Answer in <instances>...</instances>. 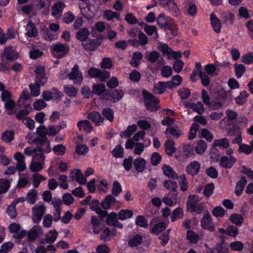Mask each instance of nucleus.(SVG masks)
<instances>
[{"label": "nucleus", "mask_w": 253, "mask_h": 253, "mask_svg": "<svg viewBox=\"0 0 253 253\" xmlns=\"http://www.w3.org/2000/svg\"><path fill=\"white\" fill-rule=\"evenodd\" d=\"M88 74L91 78H96L101 82L106 81L110 77L109 73L104 70H100L96 68H91L88 70Z\"/></svg>", "instance_id": "39448f33"}, {"label": "nucleus", "mask_w": 253, "mask_h": 253, "mask_svg": "<svg viewBox=\"0 0 253 253\" xmlns=\"http://www.w3.org/2000/svg\"><path fill=\"white\" fill-rule=\"evenodd\" d=\"M166 228V224L164 222H159L154 225L151 229V233L155 235H158L165 230Z\"/></svg>", "instance_id": "de8ad7c7"}, {"label": "nucleus", "mask_w": 253, "mask_h": 253, "mask_svg": "<svg viewBox=\"0 0 253 253\" xmlns=\"http://www.w3.org/2000/svg\"><path fill=\"white\" fill-rule=\"evenodd\" d=\"M144 102L146 108L150 111H156L158 109V99L146 90H142Z\"/></svg>", "instance_id": "f257e3e1"}, {"label": "nucleus", "mask_w": 253, "mask_h": 253, "mask_svg": "<svg viewBox=\"0 0 253 253\" xmlns=\"http://www.w3.org/2000/svg\"><path fill=\"white\" fill-rule=\"evenodd\" d=\"M171 21V18L163 14H160L157 19V22L161 28L168 29Z\"/></svg>", "instance_id": "aec40b11"}, {"label": "nucleus", "mask_w": 253, "mask_h": 253, "mask_svg": "<svg viewBox=\"0 0 253 253\" xmlns=\"http://www.w3.org/2000/svg\"><path fill=\"white\" fill-rule=\"evenodd\" d=\"M10 181L7 179H0V193L6 192L9 189Z\"/></svg>", "instance_id": "e2e57ef3"}, {"label": "nucleus", "mask_w": 253, "mask_h": 253, "mask_svg": "<svg viewBox=\"0 0 253 253\" xmlns=\"http://www.w3.org/2000/svg\"><path fill=\"white\" fill-rule=\"evenodd\" d=\"M160 54L156 51H147L145 54L146 60L151 63H155L159 60Z\"/></svg>", "instance_id": "a19ab883"}, {"label": "nucleus", "mask_w": 253, "mask_h": 253, "mask_svg": "<svg viewBox=\"0 0 253 253\" xmlns=\"http://www.w3.org/2000/svg\"><path fill=\"white\" fill-rule=\"evenodd\" d=\"M166 87H168L167 83L159 82L155 84L153 91L155 94H162L166 90Z\"/></svg>", "instance_id": "37998d69"}, {"label": "nucleus", "mask_w": 253, "mask_h": 253, "mask_svg": "<svg viewBox=\"0 0 253 253\" xmlns=\"http://www.w3.org/2000/svg\"><path fill=\"white\" fill-rule=\"evenodd\" d=\"M87 118L96 126H101L104 120V117L97 111H93L88 113Z\"/></svg>", "instance_id": "ddd939ff"}, {"label": "nucleus", "mask_w": 253, "mask_h": 253, "mask_svg": "<svg viewBox=\"0 0 253 253\" xmlns=\"http://www.w3.org/2000/svg\"><path fill=\"white\" fill-rule=\"evenodd\" d=\"M38 196V191L35 189H31L27 194L26 199L28 203L33 205L36 202Z\"/></svg>", "instance_id": "2f4dec72"}, {"label": "nucleus", "mask_w": 253, "mask_h": 253, "mask_svg": "<svg viewBox=\"0 0 253 253\" xmlns=\"http://www.w3.org/2000/svg\"><path fill=\"white\" fill-rule=\"evenodd\" d=\"M51 50L55 58H61L69 51V47L67 44L56 43L51 45Z\"/></svg>", "instance_id": "7ed1b4c3"}, {"label": "nucleus", "mask_w": 253, "mask_h": 253, "mask_svg": "<svg viewBox=\"0 0 253 253\" xmlns=\"http://www.w3.org/2000/svg\"><path fill=\"white\" fill-rule=\"evenodd\" d=\"M210 20L214 31L216 33H220L221 27V23L214 14L211 13L210 14Z\"/></svg>", "instance_id": "bb28decb"}, {"label": "nucleus", "mask_w": 253, "mask_h": 253, "mask_svg": "<svg viewBox=\"0 0 253 253\" xmlns=\"http://www.w3.org/2000/svg\"><path fill=\"white\" fill-rule=\"evenodd\" d=\"M72 180H75L80 185H84L86 183V178L79 169H74L71 172Z\"/></svg>", "instance_id": "9b49d317"}, {"label": "nucleus", "mask_w": 253, "mask_h": 253, "mask_svg": "<svg viewBox=\"0 0 253 253\" xmlns=\"http://www.w3.org/2000/svg\"><path fill=\"white\" fill-rule=\"evenodd\" d=\"M65 4L64 2L58 1L52 7L51 15L55 18H59L62 15Z\"/></svg>", "instance_id": "4468645a"}, {"label": "nucleus", "mask_w": 253, "mask_h": 253, "mask_svg": "<svg viewBox=\"0 0 253 253\" xmlns=\"http://www.w3.org/2000/svg\"><path fill=\"white\" fill-rule=\"evenodd\" d=\"M26 35L29 37H35L38 34V30L34 23L29 21L26 27Z\"/></svg>", "instance_id": "c85d7f7f"}, {"label": "nucleus", "mask_w": 253, "mask_h": 253, "mask_svg": "<svg viewBox=\"0 0 253 253\" xmlns=\"http://www.w3.org/2000/svg\"><path fill=\"white\" fill-rule=\"evenodd\" d=\"M186 107L192 109L193 111L201 115L205 111V108L203 103L198 101L197 103H188L185 105Z\"/></svg>", "instance_id": "5701e85b"}, {"label": "nucleus", "mask_w": 253, "mask_h": 253, "mask_svg": "<svg viewBox=\"0 0 253 253\" xmlns=\"http://www.w3.org/2000/svg\"><path fill=\"white\" fill-rule=\"evenodd\" d=\"M230 220L231 222L236 225H242L244 219L243 216L239 214H232L229 217Z\"/></svg>", "instance_id": "5fc2aeb1"}, {"label": "nucleus", "mask_w": 253, "mask_h": 253, "mask_svg": "<svg viewBox=\"0 0 253 253\" xmlns=\"http://www.w3.org/2000/svg\"><path fill=\"white\" fill-rule=\"evenodd\" d=\"M118 221L116 213L112 212L107 216L106 222L108 225L113 226Z\"/></svg>", "instance_id": "774afa93"}, {"label": "nucleus", "mask_w": 253, "mask_h": 253, "mask_svg": "<svg viewBox=\"0 0 253 253\" xmlns=\"http://www.w3.org/2000/svg\"><path fill=\"white\" fill-rule=\"evenodd\" d=\"M116 202L115 198L112 195H109L102 202L101 206L104 209L108 210L110 209L112 204H114Z\"/></svg>", "instance_id": "7c9ffc66"}, {"label": "nucleus", "mask_w": 253, "mask_h": 253, "mask_svg": "<svg viewBox=\"0 0 253 253\" xmlns=\"http://www.w3.org/2000/svg\"><path fill=\"white\" fill-rule=\"evenodd\" d=\"M124 148L121 145H117L111 152L115 158H122L124 157Z\"/></svg>", "instance_id": "3c124183"}, {"label": "nucleus", "mask_w": 253, "mask_h": 253, "mask_svg": "<svg viewBox=\"0 0 253 253\" xmlns=\"http://www.w3.org/2000/svg\"><path fill=\"white\" fill-rule=\"evenodd\" d=\"M80 131H84L89 133L92 131V126L88 120L80 121L77 124Z\"/></svg>", "instance_id": "a878e982"}, {"label": "nucleus", "mask_w": 253, "mask_h": 253, "mask_svg": "<svg viewBox=\"0 0 253 253\" xmlns=\"http://www.w3.org/2000/svg\"><path fill=\"white\" fill-rule=\"evenodd\" d=\"M247 181L245 177H242L240 180L237 182L235 187V192L237 196L242 194Z\"/></svg>", "instance_id": "f704fd0d"}, {"label": "nucleus", "mask_w": 253, "mask_h": 253, "mask_svg": "<svg viewBox=\"0 0 253 253\" xmlns=\"http://www.w3.org/2000/svg\"><path fill=\"white\" fill-rule=\"evenodd\" d=\"M57 236L58 233L55 230L50 231L46 234L45 241L47 243H52L56 240Z\"/></svg>", "instance_id": "603ef678"}, {"label": "nucleus", "mask_w": 253, "mask_h": 253, "mask_svg": "<svg viewBox=\"0 0 253 253\" xmlns=\"http://www.w3.org/2000/svg\"><path fill=\"white\" fill-rule=\"evenodd\" d=\"M41 230V227L40 225H35L29 230L27 233L28 240L33 241L38 236L39 233Z\"/></svg>", "instance_id": "c756f323"}, {"label": "nucleus", "mask_w": 253, "mask_h": 253, "mask_svg": "<svg viewBox=\"0 0 253 253\" xmlns=\"http://www.w3.org/2000/svg\"><path fill=\"white\" fill-rule=\"evenodd\" d=\"M89 32L87 28H84L79 30L76 34V38L83 42L88 40Z\"/></svg>", "instance_id": "72a5a7b5"}, {"label": "nucleus", "mask_w": 253, "mask_h": 253, "mask_svg": "<svg viewBox=\"0 0 253 253\" xmlns=\"http://www.w3.org/2000/svg\"><path fill=\"white\" fill-rule=\"evenodd\" d=\"M236 161V159L232 156L229 157L222 156L220 159V165L226 169H231Z\"/></svg>", "instance_id": "6ab92c4d"}, {"label": "nucleus", "mask_w": 253, "mask_h": 253, "mask_svg": "<svg viewBox=\"0 0 253 253\" xmlns=\"http://www.w3.org/2000/svg\"><path fill=\"white\" fill-rule=\"evenodd\" d=\"M183 215V211L182 208H177L175 209L172 212L170 216L172 222H174L177 219L182 218Z\"/></svg>", "instance_id": "8fccbe9b"}, {"label": "nucleus", "mask_w": 253, "mask_h": 253, "mask_svg": "<svg viewBox=\"0 0 253 253\" xmlns=\"http://www.w3.org/2000/svg\"><path fill=\"white\" fill-rule=\"evenodd\" d=\"M68 76L69 79L73 80L75 84H81L83 79L82 73L79 71V67L77 64L74 65Z\"/></svg>", "instance_id": "6e6552de"}, {"label": "nucleus", "mask_w": 253, "mask_h": 253, "mask_svg": "<svg viewBox=\"0 0 253 253\" xmlns=\"http://www.w3.org/2000/svg\"><path fill=\"white\" fill-rule=\"evenodd\" d=\"M45 207L43 204L37 205L32 208V218L34 223H39L45 212Z\"/></svg>", "instance_id": "423d86ee"}, {"label": "nucleus", "mask_w": 253, "mask_h": 253, "mask_svg": "<svg viewBox=\"0 0 253 253\" xmlns=\"http://www.w3.org/2000/svg\"><path fill=\"white\" fill-rule=\"evenodd\" d=\"M40 153H41L40 152ZM38 154L40 155L37 157V160H33L30 165V169L32 171L38 172L41 170L43 168L44 164L45 156H42V153Z\"/></svg>", "instance_id": "0eeeda50"}, {"label": "nucleus", "mask_w": 253, "mask_h": 253, "mask_svg": "<svg viewBox=\"0 0 253 253\" xmlns=\"http://www.w3.org/2000/svg\"><path fill=\"white\" fill-rule=\"evenodd\" d=\"M137 128V125L134 124L129 126L124 131L121 132L120 136L122 138L129 137L136 130Z\"/></svg>", "instance_id": "79ce46f5"}, {"label": "nucleus", "mask_w": 253, "mask_h": 253, "mask_svg": "<svg viewBox=\"0 0 253 253\" xmlns=\"http://www.w3.org/2000/svg\"><path fill=\"white\" fill-rule=\"evenodd\" d=\"M33 185L35 188L39 187L41 182L46 179V178L41 174L35 173L32 175Z\"/></svg>", "instance_id": "09e8293b"}, {"label": "nucleus", "mask_w": 253, "mask_h": 253, "mask_svg": "<svg viewBox=\"0 0 253 253\" xmlns=\"http://www.w3.org/2000/svg\"><path fill=\"white\" fill-rule=\"evenodd\" d=\"M133 164L135 170L138 172H142L145 169L146 161L141 157H139L134 159Z\"/></svg>", "instance_id": "393cba45"}, {"label": "nucleus", "mask_w": 253, "mask_h": 253, "mask_svg": "<svg viewBox=\"0 0 253 253\" xmlns=\"http://www.w3.org/2000/svg\"><path fill=\"white\" fill-rule=\"evenodd\" d=\"M124 92L122 90L115 89L109 93V96L106 98L107 100H110L113 102H118L124 96Z\"/></svg>", "instance_id": "4be33fe9"}, {"label": "nucleus", "mask_w": 253, "mask_h": 253, "mask_svg": "<svg viewBox=\"0 0 253 253\" xmlns=\"http://www.w3.org/2000/svg\"><path fill=\"white\" fill-rule=\"evenodd\" d=\"M144 30L148 35L152 36L153 35H155L156 38L158 37L157 28L155 26L146 25L144 27Z\"/></svg>", "instance_id": "0e129e2a"}, {"label": "nucleus", "mask_w": 253, "mask_h": 253, "mask_svg": "<svg viewBox=\"0 0 253 253\" xmlns=\"http://www.w3.org/2000/svg\"><path fill=\"white\" fill-rule=\"evenodd\" d=\"M201 226L204 229L213 232L214 230V225L212 221L211 217L209 213H206L201 220Z\"/></svg>", "instance_id": "1a4fd4ad"}, {"label": "nucleus", "mask_w": 253, "mask_h": 253, "mask_svg": "<svg viewBox=\"0 0 253 253\" xmlns=\"http://www.w3.org/2000/svg\"><path fill=\"white\" fill-rule=\"evenodd\" d=\"M43 84H40L36 82L35 84H31L29 87L31 90V94L34 97L38 96L40 94V86Z\"/></svg>", "instance_id": "4d7b16f0"}, {"label": "nucleus", "mask_w": 253, "mask_h": 253, "mask_svg": "<svg viewBox=\"0 0 253 253\" xmlns=\"http://www.w3.org/2000/svg\"><path fill=\"white\" fill-rule=\"evenodd\" d=\"M100 45V43L96 39H88L82 42V45L84 49L87 51H93L95 50Z\"/></svg>", "instance_id": "a211bd4d"}, {"label": "nucleus", "mask_w": 253, "mask_h": 253, "mask_svg": "<svg viewBox=\"0 0 253 253\" xmlns=\"http://www.w3.org/2000/svg\"><path fill=\"white\" fill-rule=\"evenodd\" d=\"M165 133L167 137H170V135L175 138H178L182 134L181 130L177 126L168 127L165 131Z\"/></svg>", "instance_id": "412c9836"}, {"label": "nucleus", "mask_w": 253, "mask_h": 253, "mask_svg": "<svg viewBox=\"0 0 253 253\" xmlns=\"http://www.w3.org/2000/svg\"><path fill=\"white\" fill-rule=\"evenodd\" d=\"M182 82V78L179 75H176L172 78L171 82H168V87L172 88L178 86Z\"/></svg>", "instance_id": "864d4df0"}, {"label": "nucleus", "mask_w": 253, "mask_h": 253, "mask_svg": "<svg viewBox=\"0 0 253 253\" xmlns=\"http://www.w3.org/2000/svg\"><path fill=\"white\" fill-rule=\"evenodd\" d=\"M97 188L99 192H106L109 188L108 181L104 179H101L97 185Z\"/></svg>", "instance_id": "338daca9"}, {"label": "nucleus", "mask_w": 253, "mask_h": 253, "mask_svg": "<svg viewBox=\"0 0 253 253\" xmlns=\"http://www.w3.org/2000/svg\"><path fill=\"white\" fill-rule=\"evenodd\" d=\"M164 186L167 189L171 191H175L177 188V183L171 180L165 181L164 183Z\"/></svg>", "instance_id": "69168bd1"}, {"label": "nucleus", "mask_w": 253, "mask_h": 253, "mask_svg": "<svg viewBox=\"0 0 253 253\" xmlns=\"http://www.w3.org/2000/svg\"><path fill=\"white\" fill-rule=\"evenodd\" d=\"M187 238L192 244H196L199 240V235L191 230H188L186 234Z\"/></svg>", "instance_id": "bf43d9fd"}, {"label": "nucleus", "mask_w": 253, "mask_h": 253, "mask_svg": "<svg viewBox=\"0 0 253 253\" xmlns=\"http://www.w3.org/2000/svg\"><path fill=\"white\" fill-rule=\"evenodd\" d=\"M207 148V144L206 141L200 140L197 143L195 147V151L198 154H203Z\"/></svg>", "instance_id": "c03bdc74"}, {"label": "nucleus", "mask_w": 253, "mask_h": 253, "mask_svg": "<svg viewBox=\"0 0 253 253\" xmlns=\"http://www.w3.org/2000/svg\"><path fill=\"white\" fill-rule=\"evenodd\" d=\"M201 199L197 195H190L188 198L187 203V209L189 211L201 202Z\"/></svg>", "instance_id": "b1692460"}, {"label": "nucleus", "mask_w": 253, "mask_h": 253, "mask_svg": "<svg viewBox=\"0 0 253 253\" xmlns=\"http://www.w3.org/2000/svg\"><path fill=\"white\" fill-rule=\"evenodd\" d=\"M40 152L42 153V151L38 149V147L33 149L31 147H27L24 150V153L26 155L31 156L33 155V160H37V157L40 155L38 154Z\"/></svg>", "instance_id": "58836bf2"}, {"label": "nucleus", "mask_w": 253, "mask_h": 253, "mask_svg": "<svg viewBox=\"0 0 253 253\" xmlns=\"http://www.w3.org/2000/svg\"><path fill=\"white\" fill-rule=\"evenodd\" d=\"M159 4L174 16L179 14V9L173 0H159Z\"/></svg>", "instance_id": "20e7f679"}, {"label": "nucleus", "mask_w": 253, "mask_h": 253, "mask_svg": "<svg viewBox=\"0 0 253 253\" xmlns=\"http://www.w3.org/2000/svg\"><path fill=\"white\" fill-rule=\"evenodd\" d=\"M227 135L230 136H236L242 134V130L237 125H234L232 127L227 128Z\"/></svg>", "instance_id": "13d9d810"}, {"label": "nucleus", "mask_w": 253, "mask_h": 253, "mask_svg": "<svg viewBox=\"0 0 253 253\" xmlns=\"http://www.w3.org/2000/svg\"><path fill=\"white\" fill-rule=\"evenodd\" d=\"M15 160L17 161L15 167L19 172L23 171L26 169L25 157L21 152H16L14 156Z\"/></svg>", "instance_id": "2eb2a0df"}, {"label": "nucleus", "mask_w": 253, "mask_h": 253, "mask_svg": "<svg viewBox=\"0 0 253 253\" xmlns=\"http://www.w3.org/2000/svg\"><path fill=\"white\" fill-rule=\"evenodd\" d=\"M35 71L36 74V82L40 84H44L47 81V78L45 77L44 67L37 66Z\"/></svg>", "instance_id": "f8f14e48"}, {"label": "nucleus", "mask_w": 253, "mask_h": 253, "mask_svg": "<svg viewBox=\"0 0 253 253\" xmlns=\"http://www.w3.org/2000/svg\"><path fill=\"white\" fill-rule=\"evenodd\" d=\"M135 224L141 227L147 229L149 223L147 219L143 215H138L135 219Z\"/></svg>", "instance_id": "a18cd8bd"}, {"label": "nucleus", "mask_w": 253, "mask_h": 253, "mask_svg": "<svg viewBox=\"0 0 253 253\" xmlns=\"http://www.w3.org/2000/svg\"><path fill=\"white\" fill-rule=\"evenodd\" d=\"M163 170L164 174L169 178L176 179L178 177V174L174 171L172 168L168 165H164L163 166Z\"/></svg>", "instance_id": "473e14b6"}, {"label": "nucleus", "mask_w": 253, "mask_h": 253, "mask_svg": "<svg viewBox=\"0 0 253 253\" xmlns=\"http://www.w3.org/2000/svg\"><path fill=\"white\" fill-rule=\"evenodd\" d=\"M37 142L41 145V147H38V149L42 151V156H44V153H48L51 152V148L50 146V142L45 137L39 138Z\"/></svg>", "instance_id": "f3484780"}, {"label": "nucleus", "mask_w": 253, "mask_h": 253, "mask_svg": "<svg viewBox=\"0 0 253 253\" xmlns=\"http://www.w3.org/2000/svg\"><path fill=\"white\" fill-rule=\"evenodd\" d=\"M158 49L162 52L164 56L168 59H178L181 57V53L180 51H174L167 44L160 42L158 43Z\"/></svg>", "instance_id": "f03ea898"}, {"label": "nucleus", "mask_w": 253, "mask_h": 253, "mask_svg": "<svg viewBox=\"0 0 253 253\" xmlns=\"http://www.w3.org/2000/svg\"><path fill=\"white\" fill-rule=\"evenodd\" d=\"M143 57V55L140 52L137 51L134 52L130 62V64L134 67H137L139 65L140 61Z\"/></svg>", "instance_id": "ea45409f"}, {"label": "nucleus", "mask_w": 253, "mask_h": 253, "mask_svg": "<svg viewBox=\"0 0 253 253\" xmlns=\"http://www.w3.org/2000/svg\"><path fill=\"white\" fill-rule=\"evenodd\" d=\"M201 169V165L199 162L194 161L191 162L186 167V172L192 175L195 176L198 174Z\"/></svg>", "instance_id": "dca6fc26"}, {"label": "nucleus", "mask_w": 253, "mask_h": 253, "mask_svg": "<svg viewBox=\"0 0 253 253\" xmlns=\"http://www.w3.org/2000/svg\"><path fill=\"white\" fill-rule=\"evenodd\" d=\"M165 150L167 154L172 155L175 151L174 147V142L171 140H168L165 144Z\"/></svg>", "instance_id": "052dcab7"}, {"label": "nucleus", "mask_w": 253, "mask_h": 253, "mask_svg": "<svg viewBox=\"0 0 253 253\" xmlns=\"http://www.w3.org/2000/svg\"><path fill=\"white\" fill-rule=\"evenodd\" d=\"M103 16L108 21H111L114 18H116L118 20H120V14L111 10H104L103 12Z\"/></svg>", "instance_id": "c9c22d12"}, {"label": "nucleus", "mask_w": 253, "mask_h": 253, "mask_svg": "<svg viewBox=\"0 0 253 253\" xmlns=\"http://www.w3.org/2000/svg\"><path fill=\"white\" fill-rule=\"evenodd\" d=\"M213 145L222 149H227L229 146V141L227 138L216 139L214 140Z\"/></svg>", "instance_id": "4c0bfd02"}, {"label": "nucleus", "mask_w": 253, "mask_h": 253, "mask_svg": "<svg viewBox=\"0 0 253 253\" xmlns=\"http://www.w3.org/2000/svg\"><path fill=\"white\" fill-rule=\"evenodd\" d=\"M54 208L55 209V211L53 212V221L55 222H57L59 221L61 218V208L60 205H61V201L60 200L59 201H54L52 202Z\"/></svg>", "instance_id": "cd10ccee"}, {"label": "nucleus", "mask_w": 253, "mask_h": 253, "mask_svg": "<svg viewBox=\"0 0 253 253\" xmlns=\"http://www.w3.org/2000/svg\"><path fill=\"white\" fill-rule=\"evenodd\" d=\"M14 132L12 130H6L2 134V139L6 143L10 142L14 139Z\"/></svg>", "instance_id": "6e6d98bb"}, {"label": "nucleus", "mask_w": 253, "mask_h": 253, "mask_svg": "<svg viewBox=\"0 0 253 253\" xmlns=\"http://www.w3.org/2000/svg\"><path fill=\"white\" fill-rule=\"evenodd\" d=\"M1 57L2 58H5L6 60L11 62L17 59L18 57V54L12 47L8 46L4 48Z\"/></svg>", "instance_id": "9d476101"}, {"label": "nucleus", "mask_w": 253, "mask_h": 253, "mask_svg": "<svg viewBox=\"0 0 253 253\" xmlns=\"http://www.w3.org/2000/svg\"><path fill=\"white\" fill-rule=\"evenodd\" d=\"M133 212L129 210H122L118 212V219L125 220L132 217Z\"/></svg>", "instance_id": "49530a36"}, {"label": "nucleus", "mask_w": 253, "mask_h": 253, "mask_svg": "<svg viewBox=\"0 0 253 253\" xmlns=\"http://www.w3.org/2000/svg\"><path fill=\"white\" fill-rule=\"evenodd\" d=\"M249 94L246 91H242L240 95L235 98L236 103L239 106L243 105L246 101Z\"/></svg>", "instance_id": "680f3d73"}, {"label": "nucleus", "mask_w": 253, "mask_h": 253, "mask_svg": "<svg viewBox=\"0 0 253 253\" xmlns=\"http://www.w3.org/2000/svg\"><path fill=\"white\" fill-rule=\"evenodd\" d=\"M185 6L188 13L191 16H194L197 13V6L196 4L192 0H186L185 1Z\"/></svg>", "instance_id": "e433bc0d"}]
</instances>
